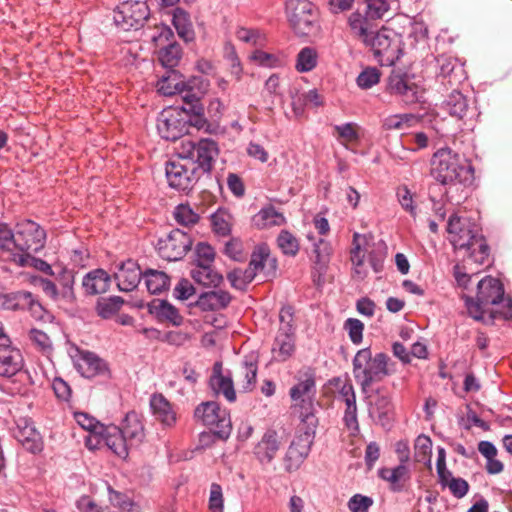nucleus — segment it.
I'll list each match as a JSON object with an SVG mask.
<instances>
[{
  "mask_svg": "<svg viewBox=\"0 0 512 512\" xmlns=\"http://www.w3.org/2000/svg\"><path fill=\"white\" fill-rule=\"evenodd\" d=\"M504 286L499 279L486 276L477 284L476 299L465 296V306L469 315L477 321L483 320L485 312L490 313L491 320L496 318H512V299L506 300L502 310L490 309V306L499 305L504 301Z\"/></svg>",
  "mask_w": 512,
  "mask_h": 512,
  "instance_id": "obj_1",
  "label": "nucleus"
},
{
  "mask_svg": "<svg viewBox=\"0 0 512 512\" xmlns=\"http://www.w3.org/2000/svg\"><path fill=\"white\" fill-rule=\"evenodd\" d=\"M432 178L441 185L469 186L474 181V167L451 148L437 150L431 160Z\"/></svg>",
  "mask_w": 512,
  "mask_h": 512,
  "instance_id": "obj_2",
  "label": "nucleus"
},
{
  "mask_svg": "<svg viewBox=\"0 0 512 512\" xmlns=\"http://www.w3.org/2000/svg\"><path fill=\"white\" fill-rule=\"evenodd\" d=\"M172 38H174L173 31L167 26H161L159 34L152 37L157 45L167 43L159 51V61L170 73L168 76H162L158 83V91L165 96L181 93L186 87L185 82L177 79L178 73L174 70L181 60L182 50L179 44L170 41Z\"/></svg>",
  "mask_w": 512,
  "mask_h": 512,
  "instance_id": "obj_3",
  "label": "nucleus"
},
{
  "mask_svg": "<svg viewBox=\"0 0 512 512\" xmlns=\"http://www.w3.org/2000/svg\"><path fill=\"white\" fill-rule=\"evenodd\" d=\"M388 360V355L383 352L373 356L369 347L357 351L352 361V372L363 394H368L374 383L390 374Z\"/></svg>",
  "mask_w": 512,
  "mask_h": 512,
  "instance_id": "obj_4",
  "label": "nucleus"
},
{
  "mask_svg": "<svg viewBox=\"0 0 512 512\" xmlns=\"http://www.w3.org/2000/svg\"><path fill=\"white\" fill-rule=\"evenodd\" d=\"M447 231L449 233L450 243L455 250L469 249V245L479 247L478 254H474L481 261L489 252V246L482 234L478 233L475 224L467 218H462L453 214L449 217Z\"/></svg>",
  "mask_w": 512,
  "mask_h": 512,
  "instance_id": "obj_5",
  "label": "nucleus"
},
{
  "mask_svg": "<svg viewBox=\"0 0 512 512\" xmlns=\"http://www.w3.org/2000/svg\"><path fill=\"white\" fill-rule=\"evenodd\" d=\"M14 236L15 247L25 253V255H19L16 260L20 266H25L31 253L39 252L46 241L45 230L30 219L21 220L16 224Z\"/></svg>",
  "mask_w": 512,
  "mask_h": 512,
  "instance_id": "obj_6",
  "label": "nucleus"
},
{
  "mask_svg": "<svg viewBox=\"0 0 512 512\" xmlns=\"http://www.w3.org/2000/svg\"><path fill=\"white\" fill-rule=\"evenodd\" d=\"M219 155V147L216 141L204 138L197 143H182L180 158L183 161L193 163L195 168H199V174H210L215 160Z\"/></svg>",
  "mask_w": 512,
  "mask_h": 512,
  "instance_id": "obj_7",
  "label": "nucleus"
},
{
  "mask_svg": "<svg viewBox=\"0 0 512 512\" xmlns=\"http://www.w3.org/2000/svg\"><path fill=\"white\" fill-rule=\"evenodd\" d=\"M194 417L203 425L214 428L217 439L225 441L229 438L232 431L230 415L217 402L200 403L195 408Z\"/></svg>",
  "mask_w": 512,
  "mask_h": 512,
  "instance_id": "obj_8",
  "label": "nucleus"
},
{
  "mask_svg": "<svg viewBox=\"0 0 512 512\" xmlns=\"http://www.w3.org/2000/svg\"><path fill=\"white\" fill-rule=\"evenodd\" d=\"M149 13V7L145 1L127 0L115 8L113 21L123 31L138 30L148 20Z\"/></svg>",
  "mask_w": 512,
  "mask_h": 512,
  "instance_id": "obj_9",
  "label": "nucleus"
},
{
  "mask_svg": "<svg viewBox=\"0 0 512 512\" xmlns=\"http://www.w3.org/2000/svg\"><path fill=\"white\" fill-rule=\"evenodd\" d=\"M366 9L364 14L359 11L351 13L348 25L355 36H366L367 28H371V21L383 19L391 9V0H364Z\"/></svg>",
  "mask_w": 512,
  "mask_h": 512,
  "instance_id": "obj_10",
  "label": "nucleus"
},
{
  "mask_svg": "<svg viewBox=\"0 0 512 512\" xmlns=\"http://www.w3.org/2000/svg\"><path fill=\"white\" fill-rule=\"evenodd\" d=\"M367 46H370L373 50L374 56L380 61L387 63H393L397 58L396 53L398 51V41L395 33L388 29H382L374 32L371 28H367L366 36H357Z\"/></svg>",
  "mask_w": 512,
  "mask_h": 512,
  "instance_id": "obj_11",
  "label": "nucleus"
},
{
  "mask_svg": "<svg viewBox=\"0 0 512 512\" xmlns=\"http://www.w3.org/2000/svg\"><path fill=\"white\" fill-rule=\"evenodd\" d=\"M165 172L169 186L178 191L191 190L201 177L199 168H195L189 161L183 162L182 159L167 162Z\"/></svg>",
  "mask_w": 512,
  "mask_h": 512,
  "instance_id": "obj_12",
  "label": "nucleus"
},
{
  "mask_svg": "<svg viewBox=\"0 0 512 512\" xmlns=\"http://www.w3.org/2000/svg\"><path fill=\"white\" fill-rule=\"evenodd\" d=\"M193 240L187 232L173 229L165 238L157 242V251L161 258L167 261H179L191 249Z\"/></svg>",
  "mask_w": 512,
  "mask_h": 512,
  "instance_id": "obj_13",
  "label": "nucleus"
},
{
  "mask_svg": "<svg viewBox=\"0 0 512 512\" xmlns=\"http://www.w3.org/2000/svg\"><path fill=\"white\" fill-rule=\"evenodd\" d=\"M74 366L81 376L88 379L96 376H109L110 373L105 360L94 352L79 348L76 349L74 356Z\"/></svg>",
  "mask_w": 512,
  "mask_h": 512,
  "instance_id": "obj_14",
  "label": "nucleus"
},
{
  "mask_svg": "<svg viewBox=\"0 0 512 512\" xmlns=\"http://www.w3.org/2000/svg\"><path fill=\"white\" fill-rule=\"evenodd\" d=\"M287 7L291 10L289 21L293 28L303 34L310 30L316 16L314 4L309 0H289Z\"/></svg>",
  "mask_w": 512,
  "mask_h": 512,
  "instance_id": "obj_15",
  "label": "nucleus"
},
{
  "mask_svg": "<svg viewBox=\"0 0 512 512\" xmlns=\"http://www.w3.org/2000/svg\"><path fill=\"white\" fill-rule=\"evenodd\" d=\"M157 131L161 138L176 141L187 133V121L179 118L174 110H164L157 119Z\"/></svg>",
  "mask_w": 512,
  "mask_h": 512,
  "instance_id": "obj_16",
  "label": "nucleus"
},
{
  "mask_svg": "<svg viewBox=\"0 0 512 512\" xmlns=\"http://www.w3.org/2000/svg\"><path fill=\"white\" fill-rule=\"evenodd\" d=\"M23 367L21 351L11 343H0V376L11 378L20 373Z\"/></svg>",
  "mask_w": 512,
  "mask_h": 512,
  "instance_id": "obj_17",
  "label": "nucleus"
},
{
  "mask_svg": "<svg viewBox=\"0 0 512 512\" xmlns=\"http://www.w3.org/2000/svg\"><path fill=\"white\" fill-rule=\"evenodd\" d=\"M1 305L7 310H25L28 309L34 314H39L43 308L29 291H16L6 293L0 296Z\"/></svg>",
  "mask_w": 512,
  "mask_h": 512,
  "instance_id": "obj_18",
  "label": "nucleus"
},
{
  "mask_svg": "<svg viewBox=\"0 0 512 512\" xmlns=\"http://www.w3.org/2000/svg\"><path fill=\"white\" fill-rule=\"evenodd\" d=\"M114 278L120 291L130 292L138 287L141 278H143V272L137 262L128 259L120 264Z\"/></svg>",
  "mask_w": 512,
  "mask_h": 512,
  "instance_id": "obj_19",
  "label": "nucleus"
},
{
  "mask_svg": "<svg viewBox=\"0 0 512 512\" xmlns=\"http://www.w3.org/2000/svg\"><path fill=\"white\" fill-rule=\"evenodd\" d=\"M248 267L255 272V275L263 272L266 277H274L277 270V259L271 256L268 245L261 244L253 250Z\"/></svg>",
  "mask_w": 512,
  "mask_h": 512,
  "instance_id": "obj_20",
  "label": "nucleus"
},
{
  "mask_svg": "<svg viewBox=\"0 0 512 512\" xmlns=\"http://www.w3.org/2000/svg\"><path fill=\"white\" fill-rule=\"evenodd\" d=\"M383 388L374 391L375 399L370 403L369 415L384 428L391 425L393 404L391 397L383 393Z\"/></svg>",
  "mask_w": 512,
  "mask_h": 512,
  "instance_id": "obj_21",
  "label": "nucleus"
},
{
  "mask_svg": "<svg viewBox=\"0 0 512 512\" xmlns=\"http://www.w3.org/2000/svg\"><path fill=\"white\" fill-rule=\"evenodd\" d=\"M388 89L392 94L401 96L406 104L418 102V86L411 82L406 75L391 74L388 79Z\"/></svg>",
  "mask_w": 512,
  "mask_h": 512,
  "instance_id": "obj_22",
  "label": "nucleus"
},
{
  "mask_svg": "<svg viewBox=\"0 0 512 512\" xmlns=\"http://www.w3.org/2000/svg\"><path fill=\"white\" fill-rule=\"evenodd\" d=\"M280 448V441L275 430H267L261 440L254 447V455L262 464H269L275 458Z\"/></svg>",
  "mask_w": 512,
  "mask_h": 512,
  "instance_id": "obj_23",
  "label": "nucleus"
},
{
  "mask_svg": "<svg viewBox=\"0 0 512 512\" xmlns=\"http://www.w3.org/2000/svg\"><path fill=\"white\" fill-rule=\"evenodd\" d=\"M439 69L438 77L448 78L450 85L459 84L465 79V71L459 60L450 55H439L436 58Z\"/></svg>",
  "mask_w": 512,
  "mask_h": 512,
  "instance_id": "obj_24",
  "label": "nucleus"
},
{
  "mask_svg": "<svg viewBox=\"0 0 512 512\" xmlns=\"http://www.w3.org/2000/svg\"><path fill=\"white\" fill-rule=\"evenodd\" d=\"M148 311L161 322H168L173 326H180L183 323L179 310L167 300H152L148 304Z\"/></svg>",
  "mask_w": 512,
  "mask_h": 512,
  "instance_id": "obj_25",
  "label": "nucleus"
},
{
  "mask_svg": "<svg viewBox=\"0 0 512 512\" xmlns=\"http://www.w3.org/2000/svg\"><path fill=\"white\" fill-rule=\"evenodd\" d=\"M105 444L118 457L125 459L131 448L120 427L115 425L105 426V431L100 434Z\"/></svg>",
  "mask_w": 512,
  "mask_h": 512,
  "instance_id": "obj_26",
  "label": "nucleus"
},
{
  "mask_svg": "<svg viewBox=\"0 0 512 512\" xmlns=\"http://www.w3.org/2000/svg\"><path fill=\"white\" fill-rule=\"evenodd\" d=\"M120 430L131 448L140 445L144 440V425L140 416L134 411L126 414Z\"/></svg>",
  "mask_w": 512,
  "mask_h": 512,
  "instance_id": "obj_27",
  "label": "nucleus"
},
{
  "mask_svg": "<svg viewBox=\"0 0 512 512\" xmlns=\"http://www.w3.org/2000/svg\"><path fill=\"white\" fill-rule=\"evenodd\" d=\"M231 300L232 296L228 291L219 289L201 293L195 305L202 311H217L225 309Z\"/></svg>",
  "mask_w": 512,
  "mask_h": 512,
  "instance_id": "obj_28",
  "label": "nucleus"
},
{
  "mask_svg": "<svg viewBox=\"0 0 512 512\" xmlns=\"http://www.w3.org/2000/svg\"><path fill=\"white\" fill-rule=\"evenodd\" d=\"M110 285V275L100 268L88 272L82 281V286L89 295L105 293L109 290Z\"/></svg>",
  "mask_w": 512,
  "mask_h": 512,
  "instance_id": "obj_29",
  "label": "nucleus"
},
{
  "mask_svg": "<svg viewBox=\"0 0 512 512\" xmlns=\"http://www.w3.org/2000/svg\"><path fill=\"white\" fill-rule=\"evenodd\" d=\"M316 394L315 376L312 372L306 373L305 378L292 386L289 395L294 401L295 407H301L305 400L314 403V396Z\"/></svg>",
  "mask_w": 512,
  "mask_h": 512,
  "instance_id": "obj_30",
  "label": "nucleus"
},
{
  "mask_svg": "<svg viewBox=\"0 0 512 512\" xmlns=\"http://www.w3.org/2000/svg\"><path fill=\"white\" fill-rule=\"evenodd\" d=\"M150 407L153 415L165 426H172L176 422V414L171 404L161 394H155L151 397Z\"/></svg>",
  "mask_w": 512,
  "mask_h": 512,
  "instance_id": "obj_31",
  "label": "nucleus"
},
{
  "mask_svg": "<svg viewBox=\"0 0 512 512\" xmlns=\"http://www.w3.org/2000/svg\"><path fill=\"white\" fill-rule=\"evenodd\" d=\"M193 280L204 287H219L223 276L212 265H195L191 270Z\"/></svg>",
  "mask_w": 512,
  "mask_h": 512,
  "instance_id": "obj_32",
  "label": "nucleus"
},
{
  "mask_svg": "<svg viewBox=\"0 0 512 512\" xmlns=\"http://www.w3.org/2000/svg\"><path fill=\"white\" fill-rule=\"evenodd\" d=\"M295 351V334L291 332L278 331L273 346L272 352L276 355L278 361H286Z\"/></svg>",
  "mask_w": 512,
  "mask_h": 512,
  "instance_id": "obj_33",
  "label": "nucleus"
},
{
  "mask_svg": "<svg viewBox=\"0 0 512 512\" xmlns=\"http://www.w3.org/2000/svg\"><path fill=\"white\" fill-rule=\"evenodd\" d=\"M252 221L257 228L265 229L285 224L286 218L281 212L276 210L274 206L268 205L255 214Z\"/></svg>",
  "mask_w": 512,
  "mask_h": 512,
  "instance_id": "obj_34",
  "label": "nucleus"
},
{
  "mask_svg": "<svg viewBox=\"0 0 512 512\" xmlns=\"http://www.w3.org/2000/svg\"><path fill=\"white\" fill-rule=\"evenodd\" d=\"M442 107L449 115L463 119L467 114L469 104L461 92L453 90L443 102Z\"/></svg>",
  "mask_w": 512,
  "mask_h": 512,
  "instance_id": "obj_35",
  "label": "nucleus"
},
{
  "mask_svg": "<svg viewBox=\"0 0 512 512\" xmlns=\"http://www.w3.org/2000/svg\"><path fill=\"white\" fill-rule=\"evenodd\" d=\"M143 278L151 294H160L170 286V277L163 271L147 269L143 272Z\"/></svg>",
  "mask_w": 512,
  "mask_h": 512,
  "instance_id": "obj_36",
  "label": "nucleus"
},
{
  "mask_svg": "<svg viewBox=\"0 0 512 512\" xmlns=\"http://www.w3.org/2000/svg\"><path fill=\"white\" fill-rule=\"evenodd\" d=\"M361 238L365 239V236H362L359 233H354L353 249L351 250V262L354 266L352 276L354 279L360 281L364 280L368 275L367 270L364 268L365 255L362 254V247L359 242Z\"/></svg>",
  "mask_w": 512,
  "mask_h": 512,
  "instance_id": "obj_37",
  "label": "nucleus"
},
{
  "mask_svg": "<svg viewBox=\"0 0 512 512\" xmlns=\"http://www.w3.org/2000/svg\"><path fill=\"white\" fill-rule=\"evenodd\" d=\"M123 305L124 299L120 296L99 297L95 311L102 319H110L121 310Z\"/></svg>",
  "mask_w": 512,
  "mask_h": 512,
  "instance_id": "obj_38",
  "label": "nucleus"
},
{
  "mask_svg": "<svg viewBox=\"0 0 512 512\" xmlns=\"http://www.w3.org/2000/svg\"><path fill=\"white\" fill-rule=\"evenodd\" d=\"M299 410V417L302 424L304 434L311 437L315 434V430L318 426V418L315 415L314 403L309 400H305L301 407H297Z\"/></svg>",
  "mask_w": 512,
  "mask_h": 512,
  "instance_id": "obj_39",
  "label": "nucleus"
},
{
  "mask_svg": "<svg viewBox=\"0 0 512 512\" xmlns=\"http://www.w3.org/2000/svg\"><path fill=\"white\" fill-rule=\"evenodd\" d=\"M173 24L178 35L186 42L194 39V31L190 22V16L185 10L181 8L175 9L173 14Z\"/></svg>",
  "mask_w": 512,
  "mask_h": 512,
  "instance_id": "obj_40",
  "label": "nucleus"
},
{
  "mask_svg": "<svg viewBox=\"0 0 512 512\" xmlns=\"http://www.w3.org/2000/svg\"><path fill=\"white\" fill-rule=\"evenodd\" d=\"M211 225L218 236H228L231 233L232 216L227 209L219 208L211 215Z\"/></svg>",
  "mask_w": 512,
  "mask_h": 512,
  "instance_id": "obj_41",
  "label": "nucleus"
},
{
  "mask_svg": "<svg viewBox=\"0 0 512 512\" xmlns=\"http://www.w3.org/2000/svg\"><path fill=\"white\" fill-rule=\"evenodd\" d=\"M227 280L230 285L240 291H246L248 285L255 279L256 275L249 267L246 269L235 268L227 273Z\"/></svg>",
  "mask_w": 512,
  "mask_h": 512,
  "instance_id": "obj_42",
  "label": "nucleus"
},
{
  "mask_svg": "<svg viewBox=\"0 0 512 512\" xmlns=\"http://www.w3.org/2000/svg\"><path fill=\"white\" fill-rule=\"evenodd\" d=\"M18 440L30 452L37 453L42 450V442L39 433L36 430L26 425L18 432Z\"/></svg>",
  "mask_w": 512,
  "mask_h": 512,
  "instance_id": "obj_43",
  "label": "nucleus"
},
{
  "mask_svg": "<svg viewBox=\"0 0 512 512\" xmlns=\"http://www.w3.org/2000/svg\"><path fill=\"white\" fill-rule=\"evenodd\" d=\"M318 53L315 48L304 47L296 58L295 68L298 72L304 73L313 70L317 66Z\"/></svg>",
  "mask_w": 512,
  "mask_h": 512,
  "instance_id": "obj_44",
  "label": "nucleus"
},
{
  "mask_svg": "<svg viewBox=\"0 0 512 512\" xmlns=\"http://www.w3.org/2000/svg\"><path fill=\"white\" fill-rule=\"evenodd\" d=\"M330 384L338 390L339 398L345 403L346 406L356 404L355 390L349 379L343 380L340 377H335L330 380Z\"/></svg>",
  "mask_w": 512,
  "mask_h": 512,
  "instance_id": "obj_45",
  "label": "nucleus"
},
{
  "mask_svg": "<svg viewBox=\"0 0 512 512\" xmlns=\"http://www.w3.org/2000/svg\"><path fill=\"white\" fill-rule=\"evenodd\" d=\"M414 458L417 462L431 466L432 440L430 437L419 435L414 444Z\"/></svg>",
  "mask_w": 512,
  "mask_h": 512,
  "instance_id": "obj_46",
  "label": "nucleus"
},
{
  "mask_svg": "<svg viewBox=\"0 0 512 512\" xmlns=\"http://www.w3.org/2000/svg\"><path fill=\"white\" fill-rule=\"evenodd\" d=\"M406 474L407 467L402 464L392 469L384 467L378 471V475L381 479L391 483L393 491H400L402 489V485H400L399 482Z\"/></svg>",
  "mask_w": 512,
  "mask_h": 512,
  "instance_id": "obj_47",
  "label": "nucleus"
},
{
  "mask_svg": "<svg viewBox=\"0 0 512 512\" xmlns=\"http://www.w3.org/2000/svg\"><path fill=\"white\" fill-rule=\"evenodd\" d=\"M175 221L185 227H190L198 223L200 217L191 208L189 204H179L173 212Z\"/></svg>",
  "mask_w": 512,
  "mask_h": 512,
  "instance_id": "obj_48",
  "label": "nucleus"
},
{
  "mask_svg": "<svg viewBox=\"0 0 512 512\" xmlns=\"http://www.w3.org/2000/svg\"><path fill=\"white\" fill-rule=\"evenodd\" d=\"M210 386L213 391L217 394H223V396L229 402H235L236 392L231 376L216 378V380H210Z\"/></svg>",
  "mask_w": 512,
  "mask_h": 512,
  "instance_id": "obj_49",
  "label": "nucleus"
},
{
  "mask_svg": "<svg viewBox=\"0 0 512 512\" xmlns=\"http://www.w3.org/2000/svg\"><path fill=\"white\" fill-rule=\"evenodd\" d=\"M278 247L283 254L295 256L299 251L298 239L288 230H282L277 237Z\"/></svg>",
  "mask_w": 512,
  "mask_h": 512,
  "instance_id": "obj_50",
  "label": "nucleus"
},
{
  "mask_svg": "<svg viewBox=\"0 0 512 512\" xmlns=\"http://www.w3.org/2000/svg\"><path fill=\"white\" fill-rule=\"evenodd\" d=\"M56 280L62 286V296L68 301L75 299L73 284H74V273L71 270L60 267L59 272L56 274Z\"/></svg>",
  "mask_w": 512,
  "mask_h": 512,
  "instance_id": "obj_51",
  "label": "nucleus"
},
{
  "mask_svg": "<svg viewBox=\"0 0 512 512\" xmlns=\"http://www.w3.org/2000/svg\"><path fill=\"white\" fill-rule=\"evenodd\" d=\"M243 367L245 383L242 387L244 391H251L254 388L257 380V360L254 356L245 357V360L243 361Z\"/></svg>",
  "mask_w": 512,
  "mask_h": 512,
  "instance_id": "obj_52",
  "label": "nucleus"
},
{
  "mask_svg": "<svg viewBox=\"0 0 512 512\" xmlns=\"http://www.w3.org/2000/svg\"><path fill=\"white\" fill-rule=\"evenodd\" d=\"M309 452V448L305 447L303 450H300L295 443H292L286 453L285 462L286 469L288 471L297 469L299 465L304 461Z\"/></svg>",
  "mask_w": 512,
  "mask_h": 512,
  "instance_id": "obj_53",
  "label": "nucleus"
},
{
  "mask_svg": "<svg viewBox=\"0 0 512 512\" xmlns=\"http://www.w3.org/2000/svg\"><path fill=\"white\" fill-rule=\"evenodd\" d=\"M414 119L415 116L408 113L390 115L383 120L382 127L385 130H403L408 128Z\"/></svg>",
  "mask_w": 512,
  "mask_h": 512,
  "instance_id": "obj_54",
  "label": "nucleus"
},
{
  "mask_svg": "<svg viewBox=\"0 0 512 512\" xmlns=\"http://www.w3.org/2000/svg\"><path fill=\"white\" fill-rule=\"evenodd\" d=\"M109 501L112 506L118 508L120 512H135L136 505L134 502L125 494L113 490L111 487L108 488Z\"/></svg>",
  "mask_w": 512,
  "mask_h": 512,
  "instance_id": "obj_55",
  "label": "nucleus"
},
{
  "mask_svg": "<svg viewBox=\"0 0 512 512\" xmlns=\"http://www.w3.org/2000/svg\"><path fill=\"white\" fill-rule=\"evenodd\" d=\"M186 88L187 86L184 88V91L180 93L183 94L182 98L185 102L183 110L190 116L203 114L204 107L201 104L199 97L190 89Z\"/></svg>",
  "mask_w": 512,
  "mask_h": 512,
  "instance_id": "obj_56",
  "label": "nucleus"
},
{
  "mask_svg": "<svg viewBox=\"0 0 512 512\" xmlns=\"http://www.w3.org/2000/svg\"><path fill=\"white\" fill-rule=\"evenodd\" d=\"M313 251L315 253V264L320 270L326 268L332 253L330 244L323 239H319L318 242L314 244Z\"/></svg>",
  "mask_w": 512,
  "mask_h": 512,
  "instance_id": "obj_57",
  "label": "nucleus"
},
{
  "mask_svg": "<svg viewBox=\"0 0 512 512\" xmlns=\"http://www.w3.org/2000/svg\"><path fill=\"white\" fill-rule=\"evenodd\" d=\"M214 260V248L205 242H199L195 247V265H212Z\"/></svg>",
  "mask_w": 512,
  "mask_h": 512,
  "instance_id": "obj_58",
  "label": "nucleus"
},
{
  "mask_svg": "<svg viewBox=\"0 0 512 512\" xmlns=\"http://www.w3.org/2000/svg\"><path fill=\"white\" fill-rule=\"evenodd\" d=\"M75 419L83 429L89 431L90 433L101 434L102 431H105V425L87 413L77 412L75 413Z\"/></svg>",
  "mask_w": 512,
  "mask_h": 512,
  "instance_id": "obj_59",
  "label": "nucleus"
},
{
  "mask_svg": "<svg viewBox=\"0 0 512 512\" xmlns=\"http://www.w3.org/2000/svg\"><path fill=\"white\" fill-rule=\"evenodd\" d=\"M380 81V72L375 67L365 68L357 77L356 83L361 89H369Z\"/></svg>",
  "mask_w": 512,
  "mask_h": 512,
  "instance_id": "obj_60",
  "label": "nucleus"
},
{
  "mask_svg": "<svg viewBox=\"0 0 512 512\" xmlns=\"http://www.w3.org/2000/svg\"><path fill=\"white\" fill-rule=\"evenodd\" d=\"M396 196L401 207L411 216H416V206L414 204L413 194L406 185H401L397 188Z\"/></svg>",
  "mask_w": 512,
  "mask_h": 512,
  "instance_id": "obj_61",
  "label": "nucleus"
},
{
  "mask_svg": "<svg viewBox=\"0 0 512 512\" xmlns=\"http://www.w3.org/2000/svg\"><path fill=\"white\" fill-rule=\"evenodd\" d=\"M280 88V78L277 74H272L265 82L264 86V97L268 98L266 101L271 105H274L275 98L279 97L282 99V93L279 90Z\"/></svg>",
  "mask_w": 512,
  "mask_h": 512,
  "instance_id": "obj_62",
  "label": "nucleus"
},
{
  "mask_svg": "<svg viewBox=\"0 0 512 512\" xmlns=\"http://www.w3.org/2000/svg\"><path fill=\"white\" fill-rule=\"evenodd\" d=\"M344 327L348 330L350 340L353 344H360L362 342L364 325L359 319H347Z\"/></svg>",
  "mask_w": 512,
  "mask_h": 512,
  "instance_id": "obj_63",
  "label": "nucleus"
},
{
  "mask_svg": "<svg viewBox=\"0 0 512 512\" xmlns=\"http://www.w3.org/2000/svg\"><path fill=\"white\" fill-rule=\"evenodd\" d=\"M372 505V498L361 494H355L348 501V508L351 512H367Z\"/></svg>",
  "mask_w": 512,
  "mask_h": 512,
  "instance_id": "obj_64",
  "label": "nucleus"
}]
</instances>
